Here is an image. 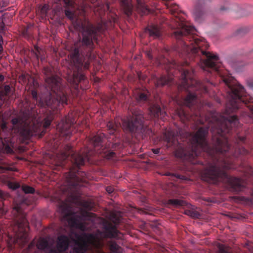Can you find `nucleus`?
<instances>
[{
    "instance_id": "25",
    "label": "nucleus",
    "mask_w": 253,
    "mask_h": 253,
    "mask_svg": "<svg viewBox=\"0 0 253 253\" xmlns=\"http://www.w3.org/2000/svg\"><path fill=\"white\" fill-rule=\"evenodd\" d=\"M136 98L139 101H143L147 99V96L144 93H140L138 96L136 97Z\"/></svg>"
},
{
    "instance_id": "21",
    "label": "nucleus",
    "mask_w": 253,
    "mask_h": 253,
    "mask_svg": "<svg viewBox=\"0 0 253 253\" xmlns=\"http://www.w3.org/2000/svg\"><path fill=\"white\" fill-rule=\"evenodd\" d=\"M219 145L221 147V149H222V148H224V150H219L221 152L226 151L227 150L228 144L226 142H222V143L219 142Z\"/></svg>"
},
{
    "instance_id": "7",
    "label": "nucleus",
    "mask_w": 253,
    "mask_h": 253,
    "mask_svg": "<svg viewBox=\"0 0 253 253\" xmlns=\"http://www.w3.org/2000/svg\"><path fill=\"white\" fill-rule=\"evenodd\" d=\"M207 130L204 128H200L193 138L192 143L193 145H196L202 149L206 145L205 137L207 134Z\"/></svg>"
},
{
    "instance_id": "28",
    "label": "nucleus",
    "mask_w": 253,
    "mask_h": 253,
    "mask_svg": "<svg viewBox=\"0 0 253 253\" xmlns=\"http://www.w3.org/2000/svg\"><path fill=\"white\" fill-rule=\"evenodd\" d=\"M66 6L70 7L73 5V1L71 0H62Z\"/></svg>"
},
{
    "instance_id": "11",
    "label": "nucleus",
    "mask_w": 253,
    "mask_h": 253,
    "mask_svg": "<svg viewBox=\"0 0 253 253\" xmlns=\"http://www.w3.org/2000/svg\"><path fill=\"white\" fill-rule=\"evenodd\" d=\"M249 31L250 29L248 27H241L236 31L234 35L236 37H242L248 34Z\"/></svg>"
},
{
    "instance_id": "1",
    "label": "nucleus",
    "mask_w": 253,
    "mask_h": 253,
    "mask_svg": "<svg viewBox=\"0 0 253 253\" xmlns=\"http://www.w3.org/2000/svg\"><path fill=\"white\" fill-rule=\"evenodd\" d=\"M166 24L170 27V36L183 44L185 47H208L209 44L205 39L195 38L193 35L196 29L190 23L183 18L174 16L169 24L167 19L162 15L158 16L156 23L145 28L144 33L154 39H161L163 36L162 27L160 25Z\"/></svg>"
},
{
    "instance_id": "40",
    "label": "nucleus",
    "mask_w": 253,
    "mask_h": 253,
    "mask_svg": "<svg viewBox=\"0 0 253 253\" xmlns=\"http://www.w3.org/2000/svg\"><path fill=\"white\" fill-rule=\"evenodd\" d=\"M1 127L2 128H4L5 127V124H2Z\"/></svg>"
},
{
    "instance_id": "32",
    "label": "nucleus",
    "mask_w": 253,
    "mask_h": 253,
    "mask_svg": "<svg viewBox=\"0 0 253 253\" xmlns=\"http://www.w3.org/2000/svg\"><path fill=\"white\" fill-rule=\"evenodd\" d=\"M106 191L109 193H111L113 190V188H111V187H107L106 188Z\"/></svg>"
},
{
    "instance_id": "5",
    "label": "nucleus",
    "mask_w": 253,
    "mask_h": 253,
    "mask_svg": "<svg viewBox=\"0 0 253 253\" xmlns=\"http://www.w3.org/2000/svg\"><path fill=\"white\" fill-rule=\"evenodd\" d=\"M206 177L211 179L221 178L224 182L228 183L233 188L237 189L242 186V182L241 179L237 178L229 177L225 173H220L215 168H212L208 170L206 173Z\"/></svg>"
},
{
    "instance_id": "10",
    "label": "nucleus",
    "mask_w": 253,
    "mask_h": 253,
    "mask_svg": "<svg viewBox=\"0 0 253 253\" xmlns=\"http://www.w3.org/2000/svg\"><path fill=\"white\" fill-rule=\"evenodd\" d=\"M140 124L141 122L138 121L137 119H136L134 122H125L123 126L124 127H126L130 130L132 131L134 130L135 127H138Z\"/></svg>"
},
{
    "instance_id": "35",
    "label": "nucleus",
    "mask_w": 253,
    "mask_h": 253,
    "mask_svg": "<svg viewBox=\"0 0 253 253\" xmlns=\"http://www.w3.org/2000/svg\"><path fill=\"white\" fill-rule=\"evenodd\" d=\"M71 59H72V60L73 61V62H75V60H76L77 59V55H73L72 57H71Z\"/></svg>"
},
{
    "instance_id": "37",
    "label": "nucleus",
    "mask_w": 253,
    "mask_h": 253,
    "mask_svg": "<svg viewBox=\"0 0 253 253\" xmlns=\"http://www.w3.org/2000/svg\"><path fill=\"white\" fill-rule=\"evenodd\" d=\"M107 126L109 128H113V125L109 123L108 125H107Z\"/></svg>"
},
{
    "instance_id": "46",
    "label": "nucleus",
    "mask_w": 253,
    "mask_h": 253,
    "mask_svg": "<svg viewBox=\"0 0 253 253\" xmlns=\"http://www.w3.org/2000/svg\"><path fill=\"white\" fill-rule=\"evenodd\" d=\"M252 111L253 112V108L252 109Z\"/></svg>"
},
{
    "instance_id": "14",
    "label": "nucleus",
    "mask_w": 253,
    "mask_h": 253,
    "mask_svg": "<svg viewBox=\"0 0 253 253\" xmlns=\"http://www.w3.org/2000/svg\"><path fill=\"white\" fill-rule=\"evenodd\" d=\"M232 8V5L229 1H226L223 5H221L219 10L220 12H229Z\"/></svg>"
},
{
    "instance_id": "2",
    "label": "nucleus",
    "mask_w": 253,
    "mask_h": 253,
    "mask_svg": "<svg viewBox=\"0 0 253 253\" xmlns=\"http://www.w3.org/2000/svg\"><path fill=\"white\" fill-rule=\"evenodd\" d=\"M65 15L73 22L75 29L80 32H82L83 38L82 43L83 45H92L95 46L94 42L100 46L98 42L97 36L103 34L107 29V26L104 23H98L96 26L92 25L86 27L82 22L78 21L75 19V12L70 8H67L65 10Z\"/></svg>"
},
{
    "instance_id": "33",
    "label": "nucleus",
    "mask_w": 253,
    "mask_h": 253,
    "mask_svg": "<svg viewBox=\"0 0 253 253\" xmlns=\"http://www.w3.org/2000/svg\"><path fill=\"white\" fill-rule=\"evenodd\" d=\"M175 156L177 157L181 158L182 157V154H180L178 151H176L175 152Z\"/></svg>"
},
{
    "instance_id": "19",
    "label": "nucleus",
    "mask_w": 253,
    "mask_h": 253,
    "mask_svg": "<svg viewBox=\"0 0 253 253\" xmlns=\"http://www.w3.org/2000/svg\"><path fill=\"white\" fill-rule=\"evenodd\" d=\"M150 111L155 116H158L159 113L160 112V108L158 106H155L151 108Z\"/></svg>"
},
{
    "instance_id": "29",
    "label": "nucleus",
    "mask_w": 253,
    "mask_h": 253,
    "mask_svg": "<svg viewBox=\"0 0 253 253\" xmlns=\"http://www.w3.org/2000/svg\"><path fill=\"white\" fill-rule=\"evenodd\" d=\"M168 81H166L165 77H162L158 82V84L160 85H164L166 84Z\"/></svg>"
},
{
    "instance_id": "42",
    "label": "nucleus",
    "mask_w": 253,
    "mask_h": 253,
    "mask_svg": "<svg viewBox=\"0 0 253 253\" xmlns=\"http://www.w3.org/2000/svg\"><path fill=\"white\" fill-rule=\"evenodd\" d=\"M173 203L174 204H177V202H176V201H173Z\"/></svg>"
},
{
    "instance_id": "16",
    "label": "nucleus",
    "mask_w": 253,
    "mask_h": 253,
    "mask_svg": "<svg viewBox=\"0 0 253 253\" xmlns=\"http://www.w3.org/2000/svg\"><path fill=\"white\" fill-rule=\"evenodd\" d=\"M68 223L71 226H75V227H76L77 228H79L81 229L82 230H84L85 229V227H84V226L82 224V223H77L75 221H73L71 220H69L68 221Z\"/></svg>"
},
{
    "instance_id": "39",
    "label": "nucleus",
    "mask_w": 253,
    "mask_h": 253,
    "mask_svg": "<svg viewBox=\"0 0 253 253\" xmlns=\"http://www.w3.org/2000/svg\"><path fill=\"white\" fill-rule=\"evenodd\" d=\"M32 95H33V97H35V98H36V96H37V93L35 91H33L32 92Z\"/></svg>"
},
{
    "instance_id": "13",
    "label": "nucleus",
    "mask_w": 253,
    "mask_h": 253,
    "mask_svg": "<svg viewBox=\"0 0 253 253\" xmlns=\"http://www.w3.org/2000/svg\"><path fill=\"white\" fill-rule=\"evenodd\" d=\"M5 32V24L3 20L0 18V47H2V44L3 42L1 34H4Z\"/></svg>"
},
{
    "instance_id": "15",
    "label": "nucleus",
    "mask_w": 253,
    "mask_h": 253,
    "mask_svg": "<svg viewBox=\"0 0 253 253\" xmlns=\"http://www.w3.org/2000/svg\"><path fill=\"white\" fill-rule=\"evenodd\" d=\"M75 163L78 166L83 165L84 160L80 155H76L74 156Z\"/></svg>"
},
{
    "instance_id": "43",
    "label": "nucleus",
    "mask_w": 253,
    "mask_h": 253,
    "mask_svg": "<svg viewBox=\"0 0 253 253\" xmlns=\"http://www.w3.org/2000/svg\"><path fill=\"white\" fill-rule=\"evenodd\" d=\"M65 219H67V220H68V217H65Z\"/></svg>"
},
{
    "instance_id": "41",
    "label": "nucleus",
    "mask_w": 253,
    "mask_h": 253,
    "mask_svg": "<svg viewBox=\"0 0 253 253\" xmlns=\"http://www.w3.org/2000/svg\"><path fill=\"white\" fill-rule=\"evenodd\" d=\"M1 145H0V147L1 146L3 145V142H2V141H1Z\"/></svg>"
},
{
    "instance_id": "45",
    "label": "nucleus",
    "mask_w": 253,
    "mask_h": 253,
    "mask_svg": "<svg viewBox=\"0 0 253 253\" xmlns=\"http://www.w3.org/2000/svg\"><path fill=\"white\" fill-rule=\"evenodd\" d=\"M76 52H77V50L76 49L75 50V53H76Z\"/></svg>"
},
{
    "instance_id": "27",
    "label": "nucleus",
    "mask_w": 253,
    "mask_h": 253,
    "mask_svg": "<svg viewBox=\"0 0 253 253\" xmlns=\"http://www.w3.org/2000/svg\"><path fill=\"white\" fill-rule=\"evenodd\" d=\"M102 140L101 136H96L93 138V141L95 145H97Z\"/></svg>"
},
{
    "instance_id": "12",
    "label": "nucleus",
    "mask_w": 253,
    "mask_h": 253,
    "mask_svg": "<svg viewBox=\"0 0 253 253\" xmlns=\"http://www.w3.org/2000/svg\"><path fill=\"white\" fill-rule=\"evenodd\" d=\"M166 5L172 14H175L178 11V5L176 4L166 3Z\"/></svg>"
},
{
    "instance_id": "17",
    "label": "nucleus",
    "mask_w": 253,
    "mask_h": 253,
    "mask_svg": "<svg viewBox=\"0 0 253 253\" xmlns=\"http://www.w3.org/2000/svg\"><path fill=\"white\" fill-rule=\"evenodd\" d=\"M195 96L193 94L188 95L185 100V104L187 106H190L193 101L194 100Z\"/></svg>"
},
{
    "instance_id": "6",
    "label": "nucleus",
    "mask_w": 253,
    "mask_h": 253,
    "mask_svg": "<svg viewBox=\"0 0 253 253\" xmlns=\"http://www.w3.org/2000/svg\"><path fill=\"white\" fill-rule=\"evenodd\" d=\"M224 82L228 86L230 89V96L233 100L231 101L230 105L231 109L234 110L237 109V107L235 106V103H236V100H240V97L242 95V93L244 91V88L240 85H233L231 83L230 80L228 79H224Z\"/></svg>"
},
{
    "instance_id": "22",
    "label": "nucleus",
    "mask_w": 253,
    "mask_h": 253,
    "mask_svg": "<svg viewBox=\"0 0 253 253\" xmlns=\"http://www.w3.org/2000/svg\"><path fill=\"white\" fill-rule=\"evenodd\" d=\"M22 34L23 36L26 38H29L30 36V32L29 31V29L28 27L26 28H24L22 32Z\"/></svg>"
},
{
    "instance_id": "30",
    "label": "nucleus",
    "mask_w": 253,
    "mask_h": 253,
    "mask_svg": "<svg viewBox=\"0 0 253 253\" xmlns=\"http://www.w3.org/2000/svg\"><path fill=\"white\" fill-rule=\"evenodd\" d=\"M114 155L115 153L114 152H110L105 155V157L108 159H110L113 158Z\"/></svg>"
},
{
    "instance_id": "31",
    "label": "nucleus",
    "mask_w": 253,
    "mask_h": 253,
    "mask_svg": "<svg viewBox=\"0 0 253 253\" xmlns=\"http://www.w3.org/2000/svg\"><path fill=\"white\" fill-rule=\"evenodd\" d=\"M50 122H51L50 120H48V119L45 120L44 124H43V126L45 127L48 126L50 124Z\"/></svg>"
},
{
    "instance_id": "23",
    "label": "nucleus",
    "mask_w": 253,
    "mask_h": 253,
    "mask_svg": "<svg viewBox=\"0 0 253 253\" xmlns=\"http://www.w3.org/2000/svg\"><path fill=\"white\" fill-rule=\"evenodd\" d=\"M12 123L14 125L20 124L21 125L25 126L27 125L28 122H26L24 123V125H22L23 122H22L21 120H19L18 119H14L12 120Z\"/></svg>"
},
{
    "instance_id": "26",
    "label": "nucleus",
    "mask_w": 253,
    "mask_h": 253,
    "mask_svg": "<svg viewBox=\"0 0 253 253\" xmlns=\"http://www.w3.org/2000/svg\"><path fill=\"white\" fill-rule=\"evenodd\" d=\"M238 122V120L235 117H233L231 120L226 121V124H233L235 125Z\"/></svg>"
},
{
    "instance_id": "38",
    "label": "nucleus",
    "mask_w": 253,
    "mask_h": 253,
    "mask_svg": "<svg viewBox=\"0 0 253 253\" xmlns=\"http://www.w3.org/2000/svg\"><path fill=\"white\" fill-rule=\"evenodd\" d=\"M153 151L155 154H158L159 152V150L158 149H154Z\"/></svg>"
},
{
    "instance_id": "8",
    "label": "nucleus",
    "mask_w": 253,
    "mask_h": 253,
    "mask_svg": "<svg viewBox=\"0 0 253 253\" xmlns=\"http://www.w3.org/2000/svg\"><path fill=\"white\" fill-rule=\"evenodd\" d=\"M202 53L207 57V59L204 63L205 65L207 67L214 68L215 69H216L215 66L220 63L218 57L215 54L205 51H202Z\"/></svg>"
},
{
    "instance_id": "18",
    "label": "nucleus",
    "mask_w": 253,
    "mask_h": 253,
    "mask_svg": "<svg viewBox=\"0 0 253 253\" xmlns=\"http://www.w3.org/2000/svg\"><path fill=\"white\" fill-rule=\"evenodd\" d=\"M47 246V241L44 239H42L39 241L37 246L39 249H44Z\"/></svg>"
},
{
    "instance_id": "3",
    "label": "nucleus",
    "mask_w": 253,
    "mask_h": 253,
    "mask_svg": "<svg viewBox=\"0 0 253 253\" xmlns=\"http://www.w3.org/2000/svg\"><path fill=\"white\" fill-rule=\"evenodd\" d=\"M74 248L73 253H84L85 250L89 249V246L99 247L100 242L98 237L91 235H83L78 237L77 240L74 241ZM69 240L65 236L58 238L57 244V250L52 251L50 253H62L67 248Z\"/></svg>"
},
{
    "instance_id": "9",
    "label": "nucleus",
    "mask_w": 253,
    "mask_h": 253,
    "mask_svg": "<svg viewBox=\"0 0 253 253\" xmlns=\"http://www.w3.org/2000/svg\"><path fill=\"white\" fill-rule=\"evenodd\" d=\"M137 4L138 12L142 15H145L151 12V10L148 8L145 4L144 0H136Z\"/></svg>"
},
{
    "instance_id": "20",
    "label": "nucleus",
    "mask_w": 253,
    "mask_h": 253,
    "mask_svg": "<svg viewBox=\"0 0 253 253\" xmlns=\"http://www.w3.org/2000/svg\"><path fill=\"white\" fill-rule=\"evenodd\" d=\"M22 189L25 193H33L34 191V190L33 188L28 186H23Z\"/></svg>"
},
{
    "instance_id": "36",
    "label": "nucleus",
    "mask_w": 253,
    "mask_h": 253,
    "mask_svg": "<svg viewBox=\"0 0 253 253\" xmlns=\"http://www.w3.org/2000/svg\"><path fill=\"white\" fill-rule=\"evenodd\" d=\"M188 74V72L187 71H185L184 72V73H183V76H184L183 78H184V79L186 78L187 74Z\"/></svg>"
},
{
    "instance_id": "24",
    "label": "nucleus",
    "mask_w": 253,
    "mask_h": 253,
    "mask_svg": "<svg viewBox=\"0 0 253 253\" xmlns=\"http://www.w3.org/2000/svg\"><path fill=\"white\" fill-rule=\"evenodd\" d=\"M8 187L12 189H15L19 187V185L15 182H10L8 184Z\"/></svg>"
},
{
    "instance_id": "44",
    "label": "nucleus",
    "mask_w": 253,
    "mask_h": 253,
    "mask_svg": "<svg viewBox=\"0 0 253 253\" xmlns=\"http://www.w3.org/2000/svg\"><path fill=\"white\" fill-rule=\"evenodd\" d=\"M34 47H35V48H36V47H38V46H36V45H35V46H34Z\"/></svg>"
},
{
    "instance_id": "4",
    "label": "nucleus",
    "mask_w": 253,
    "mask_h": 253,
    "mask_svg": "<svg viewBox=\"0 0 253 253\" xmlns=\"http://www.w3.org/2000/svg\"><path fill=\"white\" fill-rule=\"evenodd\" d=\"M194 7L192 14L195 21L201 23L211 15L210 6L211 0H193Z\"/></svg>"
},
{
    "instance_id": "34",
    "label": "nucleus",
    "mask_w": 253,
    "mask_h": 253,
    "mask_svg": "<svg viewBox=\"0 0 253 253\" xmlns=\"http://www.w3.org/2000/svg\"><path fill=\"white\" fill-rule=\"evenodd\" d=\"M5 93H7L10 89V87L8 85H6L4 87Z\"/></svg>"
}]
</instances>
